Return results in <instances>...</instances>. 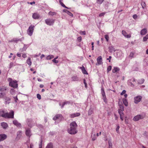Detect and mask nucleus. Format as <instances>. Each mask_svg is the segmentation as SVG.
<instances>
[{
  "mask_svg": "<svg viewBox=\"0 0 148 148\" xmlns=\"http://www.w3.org/2000/svg\"><path fill=\"white\" fill-rule=\"evenodd\" d=\"M77 125L75 121L71 123L70 124V128L68 129V132L71 134H74L77 132L76 128Z\"/></svg>",
  "mask_w": 148,
  "mask_h": 148,
  "instance_id": "1",
  "label": "nucleus"
},
{
  "mask_svg": "<svg viewBox=\"0 0 148 148\" xmlns=\"http://www.w3.org/2000/svg\"><path fill=\"white\" fill-rule=\"evenodd\" d=\"M14 115V112L13 111L9 113L7 112L5 113L4 111L2 110H0V116L7 118H13Z\"/></svg>",
  "mask_w": 148,
  "mask_h": 148,
  "instance_id": "2",
  "label": "nucleus"
},
{
  "mask_svg": "<svg viewBox=\"0 0 148 148\" xmlns=\"http://www.w3.org/2000/svg\"><path fill=\"white\" fill-rule=\"evenodd\" d=\"M8 81L9 82V85L10 86L13 87L14 88L18 87V84L16 80H13L10 78L8 79Z\"/></svg>",
  "mask_w": 148,
  "mask_h": 148,
  "instance_id": "3",
  "label": "nucleus"
},
{
  "mask_svg": "<svg viewBox=\"0 0 148 148\" xmlns=\"http://www.w3.org/2000/svg\"><path fill=\"white\" fill-rule=\"evenodd\" d=\"M55 20L53 19L48 18L45 20L46 23L49 25H52L53 24Z\"/></svg>",
  "mask_w": 148,
  "mask_h": 148,
  "instance_id": "4",
  "label": "nucleus"
},
{
  "mask_svg": "<svg viewBox=\"0 0 148 148\" xmlns=\"http://www.w3.org/2000/svg\"><path fill=\"white\" fill-rule=\"evenodd\" d=\"M34 25H31L28 28L29 33L28 34L31 36L32 35L33 33L34 28Z\"/></svg>",
  "mask_w": 148,
  "mask_h": 148,
  "instance_id": "5",
  "label": "nucleus"
},
{
  "mask_svg": "<svg viewBox=\"0 0 148 148\" xmlns=\"http://www.w3.org/2000/svg\"><path fill=\"white\" fill-rule=\"evenodd\" d=\"M142 97L140 96H138L134 98V102L135 103H138L141 100Z\"/></svg>",
  "mask_w": 148,
  "mask_h": 148,
  "instance_id": "6",
  "label": "nucleus"
},
{
  "mask_svg": "<svg viewBox=\"0 0 148 148\" xmlns=\"http://www.w3.org/2000/svg\"><path fill=\"white\" fill-rule=\"evenodd\" d=\"M142 118V116L140 115H138L135 116L133 119L134 121H137L139 120V119Z\"/></svg>",
  "mask_w": 148,
  "mask_h": 148,
  "instance_id": "7",
  "label": "nucleus"
},
{
  "mask_svg": "<svg viewBox=\"0 0 148 148\" xmlns=\"http://www.w3.org/2000/svg\"><path fill=\"white\" fill-rule=\"evenodd\" d=\"M122 34L126 38H129L131 37V35L127 34V32L124 30H122Z\"/></svg>",
  "mask_w": 148,
  "mask_h": 148,
  "instance_id": "8",
  "label": "nucleus"
},
{
  "mask_svg": "<svg viewBox=\"0 0 148 148\" xmlns=\"http://www.w3.org/2000/svg\"><path fill=\"white\" fill-rule=\"evenodd\" d=\"M97 61L98 65H100L102 64V58L101 56H99L97 59Z\"/></svg>",
  "mask_w": 148,
  "mask_h": 148,
  "instance_id": "9",
  "label": "nucleus"
},
{
  "mask_svg": "<svg viewBox=\"0 0 148 148\" xmlns=\"http://www.w3.org/2000/svg\"><path fill=\"white\" fill-rule=\"evenodd\" d=\"M7 137V136L5 134H1L0 135V141H3Z\"/></svg>",
  "mask_w": 148,
  "mask_h": 148,
  "instance_id": "10",
  "label": "nucleus"
},
{
  "mask_svg": "<svg viewBox=\"0 0 148 148\" xmlns=\"http://www.w3.org/2000/svg\"><path fill=\"white\" fill-rule=\"evenodd\" d=\"M147 32V28H144L141 31L140 34L141 35H145Z\"/></svg>",
  "mask_w": 148,
  "mask_h": 148,
  "instance_id": "11",
  "label": "nucleus"
},
{
  "mask_svg": "<svg viewBox=\"0 0 148 148\" xmlns=\"http://www.w3.org/2000/svg\"><path fill=\"white\" fill-rule=\"evenodd\" d=\"M13 123L18 127H21V123H18L16 120H14L13 121Z\"/></svg>",
  "mask_w": 148,
  "mask_h": 148,
  "instance_id": "12",
  "label": "nucleus"
},
{
  "mask_svg": "<svg viewBox=\"0 0 148 148\" xmlns=\"http://www.w3.org/2000/svg\"><path fill=\"white\" fill-rule=\"evenodd\" d=\"M40 15L37 13L33 14L32 17L34 19H38L40 17Z\"/></svg>",
  "mask_w": 148,
  "mask_h": 148,
  "instance_id": "13",
  "label": "nucleus"
},
{
  "mask_svg": "<svg viewBox=\"0 0 148 148\" xmlns=\"http://www.w3.org/2000/svg\"><path fill=\"white\" fill-rule=\"evenodd\" d=\"M80 115V114L79 113H76L71 114L70 115L71 118H74L75 117L78 116Z\"/></svg>",
  "mask_w": 148,
  "mask_h": 148,
  "instance_id": "14",
  "label": "nucleus"
},
{
  "mask_svg": "<svg viewBox=\"0 0 148 148\" xmlns=\"http://www.w3.org/2000/svg\"><path fill=\"white\" fill-rule=\"evenodd\" d=\"M7 89V87L5 86H1L0 87V91L1 92H3L6 91Z\"/></svg>",
  "mask_w": 148,
  "mask_h": 148,
  "instance_id": "15",
  "label": "nucleus"
},
{
  "mask_svg": "<svg viewBox=\"0 0 148 148\" xmlns=\"http://www.w3.org/2000/svg\"><path fill=\"white\" fill-rule=\"evenodd\" d=\"M62 116L60 114H57L53 118V119L54 120H56L57 119H60L61 118Z\"/></svg>",
  "mask_w": 148,
  "mask_h": 148,
  "instance_id": "16",
  "label": "nucleus"
},
{
  "mask_svg": "<svg viewBox=\"0 0 148 148\" xmlns=\"http://www.w3.org/2000/svg\"><path fill=\"white\" fill-rule=\"evenodd\" d=\"M118 113L120 115V117L121 121L123 120L124 114L123 112H121L120 111H118Z\"/></svg>",
  "mask_w": 148,
  "mask_h": 148,
  "instance_id": "17",
  "label": "nucleus"
},
{
  "mask_svg": "<svg viewBox=\"0 0 148 148\" xmlns=\"http://www.w3.org/2000/svg\"><path fill=\"white\" fill-rule=\"evenodd\" d=\"M101 92L102 95L104 99V100L105 99H106V96L104 90L103 88H102L101 89Z\"/></svg>",
  "mask_w": 148,
  "mask_h": 148,
  "instance_id": "18",
  "label": "nucleus"
},
{
  "mask_svg": "<svg viewBox=\"0 0 148 148\" xmlns=\"http://www.w3.org/2000/svg\"><path fill=\"white\" fill-rule=\"evenodd\" d=\"M120 70V69L118 67H114L112 70V72L113 73H116Z\"/></svg>",
  "mask_w": 148,
  "mask_h": 148,
  "instance_id": "19",
  "label": "nucleus"
},
{
  "mask_svg": "<svg viewBox=\"0 0 148 148\" xmlns=\"http://www.w3.org/2000/svg\"><path fill=\"white\" fill-rule=\"evenodd\" d=\"M80 69H81L83 73L84 74H87V72L85 69V68L84 66L80 67Z\"/></svg>",
  "mask_w": 148,
  "mask_h": 148,
  "instance_id": "20",
  "label": "nucleus"
},
{
  "mask_svg": "<svg viewBox=\"0 0 148 148\" xmlns=\"http://www.w3.org/2000/svg\"><path fill=\"white\" fill-rule=\"evenodd\" d=\"M1 124L3 128L5 129H6L8 126L7 123L5 122H3L1 123Z\"/></svg>",
  "mask_w": 148,
  "mask_h": 148,
  "instance_id": "21",
  "label": "nucleus"
},
{
  "mask_svg": "<svg viewBox=\"0 0 148 148\" xmlns=\"http://www.w3.org/2000/svg\"><path fill=\"white\" fill-rule=\"evenodd\" d=\"M53 145L52 143H50L48 144L45 148H53Z\"/></svg>",
  "mask_w": 148,
  "mask_h": 148,
  "instance_id": "22",
  "label": "nucleus"
},
{
  "mask_svg": "<svg viewBox=\"0 0 148 148\" xmlns=\"http://www.w3.org/2000/svg\"><path fill=\"white\" fill-rule=\"evenodd\" d=\"M144 79H140L138 80V84H142L144 83Z\"/></svg>",
  "mask_w": 148,
  "mask_h": 148,
  "instance_id": "23",
  "label": "nucleus"
},
{
  "mask_svg": "<svg viewBox=\"0 0 148 148\" xmlns=\"http://www.w3.org/2000/svg\"><path fill=\"white\" fill-rule=\"evenodd\" d=\"M3 98L5 100V101L8 103H9V101L10 100V99L9 97H7L4 96Z\"/></svg>",
  "mask_w": 148,
  "mask_h": 148,
  "instance_id": "24",
  "label": "nucleus"
},
{
  "mask_svg": "<svg viewBox=\"0 0 148 148\" xmlns=\"http://www.w3.org/2000/svg\"><path fill=\"white\" fill-rule=\"evenodd\" d=\"M63 11H64V12L67 13L68 14H69L70 16H73V14L71 12L69 11H68L67 10H63Z\"/></svg>",
  "mask_w": 148,
  "mask_h": 148,
  "instance_id": "25",
  "label": "nucleus"
},
{
  "mask_svg": "<svg viewBox=\"0 0 148 148\" xmlns=\"http://www.w3.org/2000/svg\"><path fill=\"white\" fill-rule=\"evenodd\" d=\"M123 101L124 104L126 106H128V102L127 99H123Z\"/></svg>",
  "mask_w": 148,
  "mask_h": 148,
  "instance_id": "26",
  "label": "nucleus"
},
{
  "mask_svg": "<svg viewBox=\"0 0 148 148\" xmlns=\"http://www.w3.org/2000/svg\"><path fill=\"white\" fill-rule=\"evenodd\" d=\"M120 109H119L118 111H120L121 112H123V111L124 110V107L123 106H119Z\"/></svg>",
  "mask_w": 148,
  "mask_h": 148,
  "instance_id": "27",
  "label": "nucleus"
},
{
  "mask_svg": "<svg viewBox=\"0 0 148 148\" xmlns=\"http://www.w3.org/2000/svg\"><path fill=\"white\" fill-rule=\"evenodd\" d=\"M54 57V56L53 55H49L47 56V57L46 58V59L48 60H49L53 58Z\"/></svg>",
  "mask_w": 148,
  "mask_h": 148,
  "instance_id": "28",
  "label": "nucleus"
},
{
  "mask_svg": "<svg viewBox=\"0 0 148 148\" xmlns=\"http://www.w3.org/2000/svg\"><path fill=\"white\" fill-rule=\"evenodd\" d=\"M72 80L73 81H77L78 80V77L77 76H74L72 77Z\"/></svg>",
  "mask_w": 148,
  "mask_h": 148,
  "instance_id": "29",
  "label": "nucleus"
},
{
  "mask_svg": "<svg viewBox=\"0 0 148 148\" xmlns=\"http://www.w3.org/2000/svg\"><path fill=\"white\" fill-rule=\"evenodd\" d=\"M148 39V34H147L145 37H143V41L144 42H145Z\"/></svg>",
  "mask_w": 148,
  "mask_h": 148,
  "instance_id": "30",
  "label": "nucleus"
},
{
  "mask_svg": "<svg viewBox=\"0 0 148 148\" xmlns=\"http://www.w3.org/2000/svg\"><path fill=\"white\" fill-rule=\"evenodd\" d=\"M141 5L142 6V7L143 9H144L145 8L146 5L145 2H142L141 3Z\"/></svg>",
  "mask_w": 148,
  "mask_h": 148,
  "instance_id": "31",
  "label": "nucleus"
},
{
  "mask_svg": "<svg viewBox=\"0 0 148 148\" xmlns=\"http://www.w3.org/2000/svg\"><path fill=\"white\" fill-rule=\"evenodd\" d=\"M19 40H20L17 39L16 38H14L11 40V42L17 43Z\"/></svg>",
  "mask_w": 148,
  "mask_h": 148,
  "instance_id": "32",
  "label": "nucleus"
},
{
  "mask_svg": "<svg viewBox=\"0 0 148 148\" xmlns=\"http://www.w3.org/2000/svg\"><path fill=\"white\" fill-rule=\"evenodd\" d=\"M104 0H97V3L99 4H101L104 1Z\"/></svg>",
  "mask_w": 148,
  "mask_h": 148,
  "instance_id": "33",
  "label": "nucleus"
},
{
  "mask_svg": "<svg viewBox=\"0 0 148 148\" xmlns=\"http://www.w3.org/2000/svg\"><path fill=\"white\" fill-rule=\"evenodd\" d=\"M59 3L63 7L67 8L64 4L62 2L61 0L59 1Z\"/></svg>",
  "mask_w": 148,
  "mask_h": 148,
  "instance_id": "34",
  "label": "nucleus"
},
{
  "mask_svg": "<svg viewBox=\"0 0 148 148\" xmlns=\"http://www.w3.org/2000/svg\"><path fill=\"white\" fill-rule=\"evenodd\" d=\"M93 113V110L92 109H90L88 110V115H90Z\"/></svg>",
  "mask_w": 148,
  "mask_h": 148,
  "instance_id": "35",
  "label": "nucleus"
},
{
  "mask_svg": "<svg viewBox=\"0 0 148 148\" xmlns=\"http://www.w3.org/2000/svg\"><path fill=\"white\" fill-rule=\"evenodd\" d=\"M22 132L21 131H18L17 132V136L19 138H20L22 134Z\"/></svg>",
  "mask_w": 148,
  "mask_h": 148,
  "instance_id": "36",
  "label": "nucleus"
},
{
  "mask_svg": "<svg viewBox=\"0 0 148 148\" xmlns=\"http://www.w3.org/2000/svg\"><path fill=\"white\" fill-rule=\"evenodd\" d=\"M48 14L49 15L53 16L54 15H55L56 13L54 12L50 11L49 12Z\"/></svg>",
  "mask_w": 148,
  "mask_h": 148,
  "instance_id": "37",
  "label": "nucleus"
},
{
  "mask_svg": "<svg viewBox=\"0 0 148 148\" xmlns=\"http://www.w3.org/2000/svg\"><path fill=\"white\" fill-rule=\"evenodd\" d=\"M107 42H108L109 40V37L108 35L106 34L104 36Z\"/></svg>",
  "mask_w": 148,
  "mask_h": 148,
  "instance_id": "38",
  "label": "nucleus"
},
{
  "mask_svg": "<svg viewBox=\"0 0 148 148\" xmlns=\"http://www.w3.org/2000/svg\"><path fill=\"white\" fill-rule=\"evenodd\" d=\"M96 139V137L95 135V134H94L93 136H92V140L94 141Z\"/></svg>",
  "mask_w": 148,
  "mask_h": 148,
  "instance_id": "39",
  "label": "nucleus"
},
{
  "mask_svg": "<svg viewBox=\"0 0 148 148\" xmlns=\"http://www.w3.org/2000/svg\"><path fill=\"white\" fill-rule=\"evenodd\" d=\"M112 69V66H109L107 69V71L108 72L109 71H110Z\"/></svg>",
  "mask_w": 148,
  "mask_h": 148,
  "instance_id": "40",
  "label": "nucleus"
},
{
  "mask_svg": "<svg viewBox=\"0 0 148 148\" xmlns=\"http://www.w3.org/2000/svg\"><path fill=\"white\" fill-rule=\"evenodd\" d=\"M69 103V102L68 101H66V102H64L63 103V104H62V106H61L62 108L64 107V106L65 104H67V103Z\"/></svg>",
  "mask_w": 148,
  "mask_h": 148,
  "instance_id": "41",
  "label": "nucleus"
},
{
  "mask_svg": "<svg viewBox=\"0 0 148 148\" xmlns=\"http://www.w3.org/2000/svg\"><path fill=\"white\" fill-rule=\"evenodd\" d=\"M52 61L56 64L58 63L59 62L58 61L56 60V59H54Z\"/></svg>",
  "mask_w": 148,
  "mask_h": 148,
  "instance_id": "42",
  "label": "nucleus"
},
{
  "mask_svg": "<svg viewBox=\"0 0 148 148\" xmlns=\"http://www.w3.org/2000/svg\"><path fill=\"white\" fill-rule=\"evenodd\" d=\"M37 97L39 100H40L41 99V96L39 94H37Z\"/></svg>",
  "mask_w": 148,
  "mask_h": 148,
  "instance_id": "43",
  "label": "nucleus"
},
{
  "mask_svg": "<svg viewBox=\"0 0 148 148\" xmlns=\"http://www.w3.org/2000/svg\"><path fill=\"white\" fill-rule=\"evenodd\" d=\"M14 90L13 89H12L10 90V93H11L12 94V95H14Z\"/></svg>",
  "mask_w": 148,
  "mask_h": 148,
  "instance_id": "44",
  "label": "nucleus"
},
{
  "mask_svg": "<svg viewBox=\"0 0 148 148\" xmlns=\"http://www.w3.org/2000/svg\"><path fill=\"white\" fill-rule=\"evenodd\" d=\"M106 12H103L101 13L99 15V17L103 16L106 14Z\"/></svg>",
  "mask_w": 148,
  "mask_h": 148,
  "instance_id": "45",
  "label": "nucleus"
},
{
  "mask_svg": "<svg viewBox=\"0 0 148 148\" xmlns=\"http://www.w3.org/2000/svg\"><path fill=\"white\" fill-rule=\"evenodd\" d=\"M4 97V94L2 92H0V99L3 98Z\"/></svg>",
  "mask_w": 148,
  "mask_h": 148,
  "instance_id": "46",
  "label": "nucleus"
},
{
  "mask_svg": "<svg viewBox=\"0 0 148 148\" xmlns=\"http://www.w3.org/2000/svg\"><path fill=\"white\" fill-rule=\"evenodd\" d=\"M79 33L81 34L85 35L86 32L85 31H80V32Z\"/></svg>",
  "mask_w": 148,
  "mask_h": 148,
  "instance_id": "47",
  "label": "nucleus"
},
{
  "mask_svg": "<svg viewBox=\"0 0 148 148\" xmlns=\"http://www.w3.org/2000/svg\"><path fill=\"white\" fill-rule=\"evenodd\" d=\"M108 144L109 145V148H112V143L110 142H108Z\"/></svg>",
  "mask_w": 148,
  "mask_h": 148,
  "instance_id": "48",
  "label": "nucleus"
},
{
  "mask_svg": "<svg viewBox=\"0 0 148 148\" xmlns=\"http://www.w3.org/2000/svg\"><path fill=\"white\" fill-rule=\"evenodd\" d=\"M42 140L41 139L40 143L39 145V148H42Z\"/></svg>",
  "mask_w": 148,
  "mask_h": 148,
  "instance_id": "49",
  "label": "nucleus"
},
{
  "mask_svg": "<svg viewBox=\"0 0 148 148\" xmlns=\"http://www.w3.org/2000/svg\"><path fill=\"white\" fill-rule=\"evenodd\" d=\"M84 83L85 84V87L86 88L87 87V84L86 82V81L85 79H84Z\"/></svg>",
  "mask_w": 148,
  "mask_h": 148,
  "instance_id": "50",
  "label": "nucleus"
},
{
  "mask_svg": "<svg viewBox=\"0 0 148 148\" xmlns=\"http://www.w3.org/2000/svg\"><path fill=\"white\" fill-rule=\"evenodd\" d=\"M77 40L79 42H80L82 40V37L81 36H79L77 38Z\"/></svg>",
  "mask_w": 148,
  "mask_h": 148,
  "instance_id": "51",
  "label": "nucleus"
},
{
  "mask_svg": "<svg viewBox=\"0 0 148 148\" xmlns=\"http://www.w3.org/2000/svg\"><path fill=\"white\" fill-rule=\"evenodd\" d=\"M133 18L136 19L137 18V16L136 14H134L133 16Z\"/></svg>",
  "mask_w": 148,
  "mask_h": 148,
  "instance_id": "52",
  "label": "nucleus"
},
{
  "mask_svg": "<svg viewBox=\"0 0 148 148\" xmlns=\"http://www.w3.org/2000/svg\"><path fill=\"white\" fill-rule=\"evenodd\" d=\"M126 91L125 90H123L122 92L121 93V95H123L124 94H125V92H126Z\"/></svg>",
  "mask_w": 148,
  "mask_h": 148,
  "instance_id": "53",
  "label": "nucleus"
},
{
  "mask_svg": "<svg viewBox=\"0 0 148 148\" xmlns=\"http://www.w3.org/2000/svg\"><path fill=\"white\" fill-rule=\"evenodd\" d=\"M14 65V64L13 62H11L10 64V68H11V67H12Z\"/></svg>",
  "mask_w": 148,
  "mask_h": 148,
  "instance_id": "54",
  "label": "nucleus"
},
{
  "mask_svg": "<svg viewBox=\"0 0 148 148\" xmlns=\"http://www.w3.org/2000/svg\"><path fill=\"white\" fill-rule=\"evenodd\" d=\"M120 127L119 126H118L116 129V131L117 132H119V129Z\"/></svg>",
  "mask_w": 148,
  "mask_h": 148,
  "instance_id": "55",
  "label": "nucleus"
},
{
  "mask_svg": "<svg viewBox=\"0 0 148 148\" xmlns=\"http://www.w3.org/2000/svg\"><path fill=\"white\" fill-rule=\"evenodd\" d=\"M14 98L15 102H17V101L18 100L17 97L16 96V97H14Z\"/></svg>",
  "mask_w": 148,
  "mask_h": 148,
  "instance_id": "56",
  "label": "nucleus"
},
{
  "mask_svg": "<svg viewBox=\"0 0 148 148\" xmlns=\"http://www.w3.org/2000/svg\"><path fill=\"white\" fill-rule=\"evenodd\" d=\"M112 58V57L111 56H109V58H107V60H109V62H110V60Z\"/></svg>",
  "mask_w": 148,
  "mask_h": 148,
  "instance_id": "57",
  "label": "nucleus"
},
{
  "mask_svg": "<svg viewBox=\"0 0 148 148\" xmlns=\"http://www.w3.org/2000/svg\"><path fill=\"white\" fill-rule=\"evenodd\" d=\"M118 104L119 105V106H123L122 103L121 101H119L118 103Z\"/></svg>",
  "mask_w": 148,
  "mask_h": 148,
  "instance_id": "58",
  "label": "nucleus"
},
{
  "mask_svg": "<svg viewBox=\"0 0 148 148\" xmlns=\"http://www.w3.org/2000/svg\"><path fill=\"white\" fill-rule=\"evenodd\" d=\"M30 59L28 58V62H29L28 63V65H31V62L30 61Z\"/></svg>",
  "mask_w": 148,
  "mask_h": 148,
  "instance_id": "59",
  "label": "nucleus"
},
{
  "mask_svg": "<svg viewBox=\"0 0 148 148\" xmlns=\"http://www.w3.org/2000/svg\"><path fill=\"white\" fill-rule=\"evenodd\" d=\"M29 3L31 5H32L33 4H35V1H33L32 2H30V3H29L28 2V4H29Z\"/></svg>",
  "mask_w": 148,
  "mask_h": 148,
  "instance_id": "60",
  "label": "nucleus"
},
{
  "mask_svg": "<svg viewBox=\"0 0 148 148\" xmlns=\"http://www.w3.org/2000/svg\"><path fill=\"white\" fill-rule=\"evenodd\" d=\"M22 57L24 58H25L27 57V56L26 54H23L22 56Z\"/></svg>",
  "mask_w": 148,
  "mask_h": 148,
  "instance_id": "61",
  "label": "nucleus"
},
{
  "mask_svg": "<svg viewBox=\"0 0 148 148\" xmlns=\"http://www.w3.org/2000/svg\"><path fill=\"white\" fill-rule=\"evenodd\" d=\"M101 132H100L99 133H97V136H99V135H101Z\"/></svg>",
  "mask_w": 148,
  "mask_h": 148,
  "instance_id": "62",
  "label": "nucleus"
},
{
  "mask_svg": "<svg viewBox=\"0 0 148 148\" xmlns=\"http://www.w3.org/2000/svg\"><path fill=\"white\" fill-rule=\"evenodd\" d=\"M45 57V55L44 54H42L40 56V57L41 59H42V58H44Z\"/></svg>",
  "mask_w": 148,
  "mask_h": 148,
  "instance_id": "63",
  "label": "nucleus"
},
{
  "mask_svg": "<svg viewBox=\"0 0 148 148\" xmlns=\"http://www.w3.org/2000/svg\"><path fill=\"white\" fill-rule=\"evenodd\" d=\"M34 146L32 144H30V148H33Z\"/></svg>",
  "mask_w": 148,
  "mask_h": 148,
  "instance_id": "64",
  "label": "nucleus"
}]
</instances>
